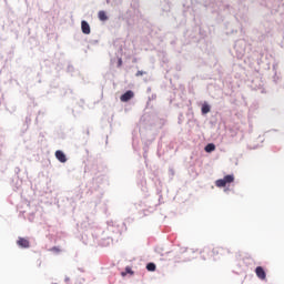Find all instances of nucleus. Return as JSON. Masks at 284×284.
Segmentation results:
<instances>
[{
    "label": "nucleus",
    "instance_id": "obj_1",
    "mask_svg": "<svg viewBox=\"0 0 284 284\" xmlns=\"http://www.w3.org/2000/svg\"><path fill=\"white\" fill-rule=\"evenodd\" d=\"M234 183V175H226L215 182L216 187H225V185Z\"/></svg>",
    "mask_w": 284,
    "mask_h": 284
},
{
    "label": "nucleus",
    "instance_id": "obj_2",
    "mask_svg": "<svg viewBox=\"0 0 284 284\" xmlns=\"http://www.w3.org/2000/svg\"><path fill=\"white\" fill-rule=\"evenodd\" d=\"M255 274L260 281H265L267 278V274L265 273V270L262 266H257L255 268Z\"/></svg>",
    "mask_w": 284,
    "mask_h": 284
},
{
    "label": "nucleus",
    "instance_id": "obj_3",
    "mask_svg": "<svg viewBox=\"0 0 284 284\" xmlns=\"http://www.w3.org/2000/svg\"><path fill=\"white\" fill-rule=\"evenodd\" d=\"M131 99H134V92L133 91H126L124 94L120 97V100L122 103H128Z\"/></svg>",
    "mask_w": 284,
    "mask_h": 284
},
{
    "label": "nucleus",
    "instance_id": "obj_4",
    "mask_svg": "<svg viewBox=\"0 0 284 284\" xmlns=\"http://www.w3.org/2000/svg\"><path fill=\"white\" fill-rule=\"evenodd\" d=\"M17 245H19V247L28 248L30 247V241H28V239L24 237H19L17 241Z\"/></svg>",
    "mask_w": 284,
    "mask_h": 284
},
{
    "label": "nucleus",
    "instance_id": "obj_5",
    "mask_svg": "<svg viewBox=\"0 0 284 284\" xmlns=\"http://www.w3.org/2000/svg\"><path fill=\"white\" fill-rule=\"evenodd\" d=\"M81 30H82L83 34H90L91 29H90V24L88 23V21L82 20Z\"/></svg>",
    "mask_w": 284,
    "mask_h": 284
},
{
    "label": "nucleus",
    "instance_id": "obj_6",
    "mask_svg": "<svg viewBox=\"0 0 284 284\" xmlns=\"http://www.w3.org/2000/svg\"><path fill=\"white\" fill-rule=\"evenodd\" d=\"M55 159H58L60 163H65L68 161V158H65V153H63V151H55Z\"/></svg>",
    "mask_w": 284,
    "mask_h": 284
},
{
    "label": "nucleus",
    "instance_id": "obj_7",
    "mask_svg": "<svg viewBox=\"0 0 284 284\" xmlns=\"http://www.w3.org/2000/svg\"><path fill=\"white\" fill-rule=\"evenodd\" d=\"M98 17L100 21H108V14L105 13V11H99Z\"/></svg>",
    "mask_w": 284,
    "mask_h": 284
},
{
    "label": "nucleus",
    "instance_id": "obj_8",
    "mask_svg": "<svg viewBox=\"0 0 284 284\" xmlns=\"http://www.w3.org/2000/svg\"><path fill=\"white\" fill-rule=\"evenodd\" d=\"M216 150V145L210 143L205 146V152H214Z\"/></svg>",
    "mask_w": 284,
    "mask_h": 284
},
{
    "label": "nucleus",
    "instance_id": "obj_9",
    "mask_svg": "<svg viewBox=\"0 0 284 284\" xmlns=\"http://www.w3.org/2000/svg\"><path fill=\"white\" fill-rule=\"evenodd\" d=\"M146 270H148L149 272H155V270H156V264H155V263H149V264L146 265Z\"/></svg>",
    "mask_w": 284,
    "mask_h": 284
},
{
    "label": "nucleus",
    "instance_id": "obj_10",
    "mask_svg": "<svg viewBox=\"0 0 284 284\" xmlns=\"http://www.w3.org/2000/svg\"><path fill=\"white\" fill-rule=\"evenodd\" d=\"M207 113H210V105L203 104L202 105V114H207Z\"/></svg>",
    "mask_w": 284,
    "mask_h": 284
},
{
    "label": "nucleus",
    "instance_id": "obj_11",
    "mask_svg": "<svg viewBox=\"0 0 284 284\" xmlns=\"http://www.w3.org/2000/svg\"><path fill=\"white\" fill-rule=\"evenodd\" d=\"M213 255L214 256H216V254H221L222 252H223V248H221V247H215V248H213Z\"/></svg>",
    "mask_w": 284,
    "mask_h": 284
},
{
    "label": "nucleus",
    "instance_id": "obj_12",
    "mask_svg": "<svg viewBox=\"0 0 284 284\" xmlns=\"http://www.w3.org/2000/svg\"><path fill=\"white\" fill-rule=\"evenodd\" d=\"M51 252H55V254H59L61 252V248L59 246H53L51 248Z\"/></svg>",
    "mask_w": 284,
    "mask_h": 284
},
{
    "label": "nucleus",
    "instance_id": "obj_13",
    "mask_svg": "<svg viewBox=\"0 0 284 284\" xmlns=\"http://www.w3.org/2000/svg\"><path fill=\"white\" fill-rule=\"evenodd\" d=\"M143 74H145L144 71H138V72L135 73V77H143Z\"/></svg>",
    "mask_w": 284,
    "mask_h": 284
},
{
    "label": "nucleus",
    "instance_id": "obj_14",
    "mask_svg": "<svg viewBox=\"0 0 284 284\" xmlns=\"http://www.w3.org/2000/svg\"><path fill=\"white\" fill-rule=\"evenodd\" d=\"M126 272H128L129 274H132V270H130V267H126Z\"/></svg>",
    "mask_w": 284,
    "mask_h": 284
},
{
    "label": "nucleus",
    "instance_id": "obj_15",
    "mask_svg": "<svg viewBox=\"0 0 284 284\" xmlns=\"http://www.w3.org/2000/svg\"><path fill=\"white\" fill-rule=\"evenodd\" d=\"M121 63H122V61L120 60V61H119V65H121Z\"/></svg>",
    "mask_w": 284,
    "mask_h": 284
},
{
    "label": "nucleus",
    "instance_id": "obj_16",
    "mask_svg": "<svg viewBox=\"0 0 284 284\" xmlns=\"http://www.w3.org/2000/svg\"><path fill=\"white\" fill-rule=\"evenodd\" d=\"M122 276H125V273H122Z\"/></svg>",
    "mask_w": 284,
    "mask_h": 284
}]
</instances>
